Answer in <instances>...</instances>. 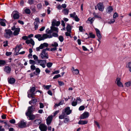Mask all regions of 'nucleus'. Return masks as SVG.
Listing matches in <instances>:
<instances>
[{
    "instance_id": "56",
    "label": "nucleus",
    "mask_w": 131,
    "mask_h": 131,
    "mask_svg": "<svg viewBox=\"0 0 131 131\" xmlns=\"http://www.w3.org/2000/svg\"><path fill=\"white\" fill-rule=\"evenodd\" d=\"M75 101L77 102V101H78V102L79 103H80L81 102V100L79 97H77L76 100Z\"/></svg>"
},
{
    "instance_id": "41",
    "label": "nucleus",
    "mask_w": 131,
    "mask_h": 131,
    "mask_svg": "<svg viewBox=\"0 0 131 131\" xmlns=\"http://www.w3.org/2000/svg\"><path fill=\"white\" fill-rule=\"evenodd\" d=\"M125 84L127 87H128L131 85V81H129L127 82H126L125 83Z\"/></svg>"
},
{
    "instance_id": "59",
    "label": "nucleus",
    "mask_w": 131,
    "mask_h": 131,
    "mask_svg": "<svg viewBox=\"0 0 131 131\" xmlns=\"http://www.w3.org/2000/svg\"><path fill=\"white\" fill-rule=\"evenodd\" d=\"M74 19L77 21H79L80 20L78 18L77 15L75 16V17H74Z\"/></svg>"
},
{
    "instance_id": "22",
    "label": "nucleus",
    "mask_w": 131,
    "mask_h": 131,
    "mask_svg": "<svg viewBox=\"0 0 131 131\" xmlns=\"http://www.w3.org/2000/svg\"><path fill=\"white\" fill-rule=\"evenodd\" d=\"M88 121L86 120H80L78 122V124H79L84 125L87 124Z\"/></svg>"
},
{
    "instance_id": "32",
    "label": "nucleus",
    "mask_w": 131,
    "mask_h": 131,
    "mask_svg": "<svg viewBox=\"0 0 131 131\" xmlns=\"http://www.w3.org/2000/svg\"><path fill=\"white\" fill-rule=\"evenodd\" d=\"M36 60L34 61V60L30 59L29 60V63L30 64H32V65H34L35 64H36Z\"/></svg>"
},
{
    "instance_id": "58",
    "label": "nucleus",
    "mask_w": 131,
    "mask_h": 131,
    "mask_svg": "<svg viewBox=\"0 0 131 131\" xmlns=\"http://www.w3.org/2000/svg\"><path fill=\"white\" fill-rule=\"evenodd\" d=\"M30 68L31 70H34L36 68V67L34 65H31L30 66Z\"/></svg>"
},
{
    "instance_id": "19",
    "label": "nucleus",
    "mask_w": 131,
    "mask_h": 131,
    "mask_svg": "<svg viewBox=\"0 0 131 131\" xmlns=\"http://www.w3.org/2000/svg\"><path fill=\"white\" fill-rule=\"evenodd\" d=\"M64 112L66 113L67 115H69L71 113L72 111L70 110V107H68L65 108Z\"/></svg>"
},
{
    "instance_id": "39",
    "label": "nucleus",
    "mask_w": 131,
    "mask_h": 131,
    "mask_svg": "<svg viewBox=\"0 0 131 131\" xmlns=\"http://www.w3.org/2000/svg\"><path fill=\"white\" fill-rule=\"evenodd\" d=\"M51 46L52 47H56L58 46V43L56 42H54L51 44Z\"/></svg>"
},
{
    "instance_id": "7",
    "label": "nucleus",
    "mask_w": 131,
    "mask_h": 131,
    "mask_svg": "<svg viewBox=\"0 0 131 131\" xmlns=\"http://www.w3.org/2000/svg\"><path fill=\"white\" fill-rule=\"evenodd\" d=\"M35 108L32 106L29 107H28L27 111L25 113L26 115L32 114L33 112L35 111Z\"/></svg>"
},
{
    "instance_id": "16",
    "label": "nucleus",
    "mask_w": 131,
    "mask_h": 131,
    "mask_svg": "<svg viewBox=\"0 0 131 131\" xmlns=\"http://www.w3.org/2000/svg\"><path fill=\"white\" fill-rule=\"evenodd\" d=\"M60 24V23L59 21H57L55 20H54L52 22V26H58Z\"/></svg>"
},
{
    "instance_id": "13",
    "label": "nucleus",
    "mask_w": 131,
    "mask_h": 131,
    "mask_svg": "<svg viewBox=\"0 0 131 131\" xmlns=\"http://www.w3.org/2000/svg\"><path fill=\"white\" fill-rule=\"evenodd\" d=\"M39 128L41 131H46L47 129V126L43 124L40 125Z\"/></svg>"
},
{
    "instance_id": "52",
    "label": "nucleus",
    "mask_w": 131,
    "mask_h": 131,
    "mask_svg": "<svg viewBox=\"0 0 131 131\" xmlns=\"http://www.w3.org/2000/svg\"><path fill=\"white\" fill-rule=\"evenodd\" d=\"M4 45L3 46L4 47H6L7 46L8 44V41L6 40L5 41H4L3 43Z\"/></svg>"
},
{
    "instance_id": "28",
    "label": "nucleus",
    "mask_w": 131,
    "mask_h": 131,
    "mask_svg": "<svg viewBox=\"0 0 131 131\" xmlns=\"http://www.w3.org/2000/svg\"><path fill=\"white\" fill-rule=\"evenodd\" d=\"M6 63L5 61L3 60H0V66L4 65Z\"/></svg>"
},
{
    "instance_id": "1",
    "label": "nucleus",
    "mask_w": 131,
    "mask_h": 131,
    "mask_svg": "<svg viewBox=\"0 0 131 131\" xmlns=\"http://www.w3.org/2000/svg\"><path fill=\"white\" fill-rule=\"evenodd\" d=\"M35 37L38 39L39 41H40L44 40L47 38H51L52 36L51 35H48V34H43L42 36L40 34H37L35 35Z\"/></svg>"
},
{
    "instance_id": "49",
    "label": "nucleus",
    "mask_w": 131,
    "mask_h": 131,
    "mask_svg": "<svg viewBox=\"0 0 131 131\" xmlns=\"http://www.w3.org/2000/svg\"><path fill=\"white\" fill-rule=\"evenodd\" d=\"M88 20L90 21L91 24H92L94 21L93 18H91L90 17L88 18Z\"/></svg>"
},
{
    "instance_id": "21",
    "label": "nucleus",
    "mask_w": 131,
    "mask_h": 131,
    "mask_svg": "<svg viewBox=\"0 0 131 131\" xmlns=\"http://www.w3.org/2000/svg\"><path fill=\"white\" fill-rule=\"evenodd\" d=\"M11 68L9 66H6L5 67L4 71L7 73H9L11 71Z\"/></svg>"
},
{
    "instance_id": "36",
    "label": "nucleus",
    "mask_w": 131,
    "mask_h": 131,
    "mask_svg": "<svg viewBox=\"0 0 131 131\" xmlns=\"http://www.w3.org/2000/svg\"><path fill=\"white\" fill-rule=\"evenodd\" d=\"M34 95L33 94H32H32L30 93L29 92H28V97L29 98H30V97H31L32 98H34V96H33Z\"/></svg>"
},
{
    "instance_id": "48",
    "label": "nucleus",
    "mask_w": 131,
    "mask_h": 131,
    "mask_svg": "<svg viewBox=\"0 0 131 131\" xmlns=\"http://www.w3.org/2000/svg\"><path fill=\"white\" fill-rule=\"evenodd\" d=\"M85 108L84 106H81L79 107V110L82 111Z\"/></svg>"
},
{
    "instance_id": "60",
    "label": "nucleus",
    "mask_w": 131,
    "mask_h": 131,
    "mask_svg": "<svg viewBox=\"0 0 131 131\" xmlns=\"http://www.w3.org/2000/svg\"><path fill=\"white\" fill-rule=\"evenodd\" d=\"M22 48V46L21 45H19L17 46V48H18V50H19Z\"/></svg>"
},
{
    "instance_id": "57",
    "label": "nucleus",
    "mask_w": 131,
    "mask_h": 131,
    "mask_svg": "<svg viewBox=\"0 0 131 131\" xmlns=\"http://www.w3.org/2000/svg\"><path fill=\"white\" fill-rule=\"evenodd\" d=\"M94 123L97 125V126L100 129V127L99 123L97 122L96 121H94Z\"/></svg>"
},
{
    "instance_id": "51",
    "label": "nucleus",
    "mask_w": 131,
    "mask_h": 131,
    "mask_svg": "<svg viewBox=\"0 0 131 131\" xmlns=\"http://www.w3.org/2000/svg\"><path fill=\"white\" fill-rule=\"evenodd\" d=\"M118 13L116 12H115L113 15V18H115L116 17H118Z\"/></svg>"
},
{
    "instance_id": "27",
    "label": "nucleus",
    "mask_w": 131,
    "mask_h": 131,
    "mask_svg": "<svg viewBox=\"0 0 131 131\" xmlns=\"http://www.w3.org/2000/svg\"><path fill=\"white\" fill-rule=\"evenodd\" d=\"M113 8L111 6H110L108 7L107 9V13H110L113 11Z\"/></svg>"
},
{
    "instance_id": "46",
    "label": "nucleus",
    "mask_w": 131,
    "mask_h": 131,
    "mask_svg": "<svg viewBox=\"0 0 131 131\" xmlns=\"http://www.w3.org/2000/svg\"><path fill=\"white\" fill-rule=\"evenodd\" d=\"M30 9L34 12H35L36 11L35 6H31L30 7Z\"/></svg>"
},
{
    "instance_id": "47",
    "label": "nucleus",
    "mask_w": 131,
    "mask_h": 131,
    "mask_svg": "<svg viewBox=\"0 0 131 131\" xmlns=\"http://www.w3.org/2000/svg\"><path fill=\"white\" fill-rule=\"evenodd\" d=\"M59 85L60 86H62L64 85V83L62 81H58Z\"/></svg>"
},
{
    "instance_id": "62",
    "label": "nucleus",
    "mask_w": 131,
    "mask_h": 131,
    "mask_svg": "<svg viewBox=\"0 0 131 131\" xmlns=\"http://www.w3.org/2000/svg\"><path fill=\"white\" fill-rule=\"evenodd\" d=\"M30 43L31 44L32 46H34L35 44V42L32 39H30Z\"/></svg>"
},
{
    "instance_id": "40",
    "label": "nucleus",
    "mask_w": 131,
    "mask_h": 131,
    "mask_svg": "<svg viewBox=\"0 0 131 131\" xmlns=\"http://www.w3.org/2000/svg\"><path fill=\"white\" fill-rule=\"evenodd\" d=\"M25 12L26 14H29L30 13V10L29 9L26 8L25 10Z\"/></svg>"
},
{
    "instance_id": "35",
    "label": "nucleus",
    "mask_w": 131,
    "mask_h": 131,
    "mask_svg": "<svg viewBox=\"0 0 131 131\" xmlns=\"http://www.w3.org/2000/svg\"><path fill=\"white\" fill-rule=\"evenodd\" d=\"M46 32L47 34H50L52 32V31L51 29L50 30L49 28H48L46 30Z\"/></svg>"
},
{
    "instance_id": "4",
    "label": "nucleus",
    "mask_w": 131,
    "mask_h": 131,
    "mask_svg": "<svg viewBox=\"0 0 131 131\" xmlns=\"http://www.w3.org/2000/svg\"><path fill=\"white\" fill-rule=\"evenodd\" d=\"M42 59H47L49 58L47 52L42 50L39 56Z\"/></svg>"
},
{
    "instance_id": "55",
    "label": "nucleus",
    "mask_w": 131,
    "mask_h": 131,
    "mask_svg": "<svg viewBox=\"0 0 131 131\" xmlns=\"http://www.w3.org/2000/svg\"><path fill=\"white\" fill-rule=\"evenodd\" d=\"M127 67L129 69L131 68V62H129L127 65Z\"/></svg>"
},
{
    "instance_id": "53",
    "label": "nucleus",
    "mask_w": 131,
    "mask_h": 131,
    "mask_svg": "<svg viewBox=\"0 0 131 131\" xmlns=\"http://www.w3.org/2000/svg\"><path fill=\"white\" fill-rule=\"evenodd\" d=\"M61 77V75L60 74H58L55 75L53 78V79H57Z\"/></svg>"
},
{
    "instance_id": "17",
    "label": "nucleus",
    "mask_w": 131,
    "mask_h": 131,
    "mask_svg": "<svg viewBox=\"0 0 131 131\" xmlns=\"http://www.w3.org/2000/svg\"><path fill=\"white\" fill-rule=\"evenodd\" d=\"M95 30L96 32L97 36L98 37L99 39H100L101 38L102 36L100 31L97 28H95Z\"/></svg>"
},
{
    "instance_id": "25",
    "label": "nucleus",
    "mask_w": 131,
    "mask_h": 131,
    "mask_svg": "<svg viewBox=\"0 0 131 131\" xmlns=\"http://www.w3.org/2000/svg\"><path fill=\"white\" fill-rule=\"evenodd\" d=\"M35 87H33L30 89L29 92L32 94L34 95L35 93H34V92L35 91Z\"/></svg>"
},
{
    "instance_id": "43",
    "label": "nucleus",
    "mask_w": 131,
    "mask_h": 131,
    "mask_svg": "<svg viewBox=\"0 0 131 131\" xmlns=\"http://www.w3.org/2000/svg\"><path fill=\"white\" fill-rule=\"evenodd\" d=\"M59 39L60 42H63L64 40L63 37L61 36H60L59 37Z\"/></svg>"
},
{
    "instance_id": "24",
    "label": "nucleus",
    "mask_w": 131,
    "mask_h": 131,
    "mask_svg": "<svg viewBox=\"0 0 131 131\" xmlns=\"http://www.w3.org/2000/svg\"><path fill=\"white\" fill-rule=\"evenodd\" d=\"M15 81V79L13 78H11L8 80V82L10 84L14 83Z\"/></svg>"
},
{
    "instance_id": "34",
    "label": "nucleus",
    "mask_w": 131,
    "mask_h": 131,
    "mask_svg": "<svg viewBox=\"0 0 131 131\" xmlns=\"http://www.w3.org/2000/svg\"><path fill=\"white\" fill-rule=\"evenodd\" d=\"M58 32H53L52 33V35L51 34H50L49 35H51L52 36L51 38H52L53 37H58Z\"/></svg>"
},
{
    "instance_id": "63",
    "label": "nucleus",
    "mask_w": 131,
    "mask_h": 131,
    "mask_svg": "<svg viewBox=\"0 0 131 131\" xmlns=\"http://www.w3.org/2000/svg\"><path fill=\"white\" fill-rule=\"evenodd\" d=\"M0 24L2 26H6L5 23L3 21H1L0 22Z\"/></svg>"
},
{
    "instance_id": "61",
    "label": "nucleus",
    "mask_w": 131,
    "mask_h": 131,
    "mask_svg": "<svg viewBox=\"0 0 131 131\" xmlns=\"http://www.w3.org/2000/svg\"><path fill=\"white\" fill-rule=\"evenodd\" d=\"M36 73L39 74L40 72V70L39 68H37L36 69Z\"/></svg>"
},
{
    "instance_id": "45",
    "label": "nucleus",
    "mask_w": 131,
    "mask_h": 131,
    "mask_svg": "<svg viewBox=\"0 0 131 131\" xmlns=\"http://www.w3.org/2000/svg\"><path fill=\"white\" fill-rule=\"evenodd\" d=\"M34 2L33 0H28V3L30 5L33 4Z\"/></svg>"
},
{
    "instance_id": "8",
    "label": "nucleus",
    "mask_w": 131,
    "mask_h": 131,
    "mask_svg": "<svg viewBox=\"0 0 131 131\" xmlns=\"http://www.w3.org/2000/svg\"><path fill=\"white\" fill-rule=\"evenodd\" d=\"M11 16L14 19H18L19 18V14L18 11H15L13 12Z\"/></svg>"
},
{
    "instance_id": "12",
    "label": "nucleus",
    "mask_w": 131,
    "mask_h": 131,
    "mask_svg": "<svg viewBox=\"0 0 131 131\" xmlns=\"http://www.w3.org/2000/svg\"><path fill=\"white\" fill-rule=\"evenodd\" d=\"M39 115L38 114H36L34 115L33 114H31L28 115H26L27 116L29 117V120H32L36 118V117H38Z\"/></svg>"
},
{
    "instance_id": "31",
    "label": "nucleus",
    "mask_w": 131,
    "mask_h": 131,
    "mask_svg": "<svg viewBox=\"0 0 131 131\" xmlns=\"http://www.w3.org/2000/svg\"><path fill=\"white\" fill-rule=\"evenodd\" d=\"M41 121L40 119H36L34 121V123L37 125H39L41 123Z\"/></svg>"
},
{
    "instance_id": "6",
    "label": "nucleus",
    "mask_w": 131,
    "mask_h": 131,
    "mask_svg": "<svg viewBox=\"0 0 131 131\" xmlns=\"http://www.w3.org/2000/svg\"><path fill=\"white\" fill-rule=\"evenodd\" d=\"M48 46V43L45 42L41 44L39 47H37L36 48V50L37 51H40V49H42L46 47H47Z\"/></svg>"
},
{
    "instance_id": "50",
    "label": "nucleus",
    "mask_w": 131,
    "mask_h": 131,
    "mask_svg": "<svg viewBox=\"0 0 131 131\" xmlns=\"http://www.w3.org/2000/svg\"><path fill=\"white\" fill-rule=\"evenodd\" d=\"M31 101L32 102V103H35L37 102V100L36 99L34 98H32Z\"/></svg>"
},
{
    "instance_id": "42",
    "label": "nucleus",
    "mask_w": 131,
    "mask_h": 131,
    "mask_svg": "<svg viewBox=\"0 0 131 131\" xmlns=\"http://www.w3.org/2000/svg\"><path fill=\"white\" fill-rule=\"evenodd\" d=\"M74 100H74V101L71 103V105L73 106H75L77 104V102L76 101H74Z\"/></svg>"
},
{
    "instance_id": "64",
    "label": "nucleus",
    "mask_w": 131,
    "mask_h": 131,
    "mask_svg": "<svg viewBox=\"0 0 131 131\" xmlns=\"http://www.w3.org/2000/svg\"><path fill=\"white\" fill-rule=\"evenodd\" d=\"M40 104V108H43L44 107V105L43 104L41 103H39Z\"/></svg>"
},
{
    "instance_id": "54",
    "label": "nucleus",
    "mask_w": 131,
    "mask_h": 131,
    "mask_svg": "<svg viewBox=\"0 0 131 131\" xmlns=\"http://www.w3.org/2000/svg\"><path fill=\"white\" fill-rule=\"evenodd\" d=\"M20 6H24V2L23 0H21L20 1Z\"/></svg>"
},
{
    "instance_id": "26",
    "label": "nucleus",
    "mask_w": 131,
    "mask_h": 131,
    "mask_svg": "<svg viewBox=\"0 0 131 131\" xmlns=\"http://www.w3.org/2000/svg\"><path fill=\"white\" fill-rule=\"evenodd\" d=\"M66 115L65 113L63 112H62V114L59 115V118L60 119H62L64 118L65 117H66Z\"/></svg>"
},
{
    "instance_id": "18",
    "label": "nucleus",
    "mask_w": 131,
    "mask_h": 131,
    "mask_svg": "<svg viewBox=\"0 0 131 131\" xmlns=\"http://www.w3.org/2000/svg\"><path fill=\"white\" fill-rule=\"evenodd\" d=\"M52 116H48L46 119L47 124L48 125L50 124L52 121Z\"/></svg>"
},
{
    "instance_id": "2",
    "label": "nucleus",
    "mask_w": 131,
    "mask_h": 131,
    "mask_svg": "<svg viewBox=\"0 0 131 131\" xmlns=\"http://www.w3.org/2000/svg\"><path fill=\"white\" fill-rule=\"evenodd\" d=\"M4 37L7 38L9 39L10 37H12L13 32L10 29H5V30Z\"/></svg>"
},
{
    "instance_id": "44",
    "label": "nucleus",
    "mask_w": 131,
    "mask_h": 131,
    "mask_svg": "<svg viewBox=\"0 0 131 131\" xmlns=\"http://www.w3.org/2000/svg\"><path fill=\"white\" fill-rule=\"evenodd\" d=\"M52 63L51 62H48L47 64V66L48 67L50 68L51 67L52 65Z\"/></svg>"
},
{
    "instance_id": "11",
    "label": "nucleus",
    "mask_w": 131,
    "mask_h": 131,
    "mask_svg": "<svg viewBox=\"0 0 131 131\" xmlns=\"http://www.w3.org/2000/svg\"><path fill=\"white\" fill-rule=\"evenodd\" d=\"M89 115V113L87 112H85L81 115L80 117V119H84L88 118Z\"/></svg>"
},
{
    "instance_id": "5",
    "label": "nucleus",
    "mask_w": 131,
    "mask_h": 131,
    "mask_svg": "<svg viewBox=\"0 0 131 131\" xmlns=\"http://www.w3.org/2000/svg\"><path fill=\"white\" fill-rule=\"evenodd\" d=\"M11 30H14L13 33V35L15 36L18 35L19 34L20 28H16L15 26H14L11 28Z\"/></svg>"
},
{
    "instance_id": "20",
    "label": "nucleus",
    "mask_w": 131,
    "mask_h": 131,
    "mask_svg": "<svg viewBox=\"0 0 131 131\" xmlns=\"http://www.w3.org/2000/svg\"><path fill=\"white\" fill-rule=\"evenodd\" d=\"M50 28L52 30V32L53 31L56 32H58L59 29L58 27L52 26L50 27Z\"/></svg>"
},
{
    "instance_id": "14",
    "label": "nucleus",
    "mask_w": 131,
    "mask_h": 131,
    "mask_svg": "<svg viewBox=\"0 0 131 131\" xmlns=\"http://www.w3.org/2000/svg\"><path fill=\"white\" fill-rule=\"evenodd\" d=\"M97 6L99 10L101 11H103L104 8L103 4L101 3H98Z\"/></svg>"
},
{
    "instance_id": "10",
    "label": "nucleus",
    "mask_w": 131,
    "mask_h": 131,
    "mask_svg": "<svg viewBox=\"0 0 131 131\" xmlns=\"http://www.w3.org/2000/svg\"><path fill=\"white\" fill-rule=\"evenodd\" d=\"M35 21L34 23V28L35 30H36L38 28V25L39 24L40 22L38 18H36L35 19Z\"/></svg>"
},
{
    "instance_id": "9",
    "label": "nucleus",
    "mask_w": 131,
    "mask_h": 131,
    "mask_svg": "<svg viewBox=\"0 0 131 131\" xmlns=\"http://www.w3.org/2000/svg\"><path fill=\"white\" fill-rule=\"evenodd\" d=\"M27 122L24 120L20 121L18 124V126L20 128H23L26 126Z\"/></svg>"
},
{
    "instance_id": "15",
    "label": "nucleus",
    "mask_w": 131,
    "mask_h": 131,
    "mask_svg": "<svg viewBox=\"0 0 131 131\" xmlns=\"http://www.w3.org/2000/svg\"><path fill=\"white\" fill-rule=\"evenodd\" d=\"M121 79L120 78H118L116 79V83L117 85L119 87H122L123 86L121 82Z\"/></svg>"
},
{
    "instance_id": "38",
    "label": "nucleus",
    "mask_w": 131,
    "mask_h": 131,
    "mask_svg": "<svg viewBox=\"0 0 131 131\" xmlns=\"http://www.w3.org/2000/svg\"><path fill=\"white\" fill-rule=\"evenodd\" d=\"M42 5L41 3L38 4L37 5V8L38 9H41L42 7Z\"/></svg>"
},
{
    "instance_id": "3",
    "label": "nucleus",
    "mask_w": 131,
    "mask_h": 131,
    "mask_svg": "<svg viewBox=\"0 0 131 131\" xmlns=\"http://www.w3.org/2000/svg\"><path fill=\"white\" fill-rule=\"evenodd\" d=\"M46 63V60H36V64L38 65H40L43 68H45V64Z\"/></svg>"
},
{
    "instance_id": "23",
    "label": "nucleus",
    "mask_w": 131,
    "mask_h": 131,
    "mask_svg": "<svg viewBox=\"0 0 131 131\" xmlns=\"http://www.w3.org/2000/svg\"><path fill=\"white\" fill-rule=\"evenodd\" d=\"M67 25L66 27V29L67 31L69 32H71V26L69 24H67Z\"/></svg>"
},
{
    "instance_id": "33",
    "label": "nucleus",
    "mask_w": 131,
    "mask_h": 131,
    "mask_svg": "<svg viewBox=\"0 0 131 131\" xmlns=\"http://www.w3.org/2000/svg\"><path fill=\"white\" fill-rule=\"evenodd\" d=\"M89 36L88 37V38H94L95 37V35L91 32L90 33H89Z\"/></svg>"
},
{
    "instance_id": "29",
    "label": "nucleus",
    "mask_w": 131,
    "mask_h": 131,
    "mask_svg": "<svg viewBox=\"0 0 131 131\" xmlns=\"http://www.w3.org/2000/svg\"><path fill=\"white\" fill-rule=\"evenodd\" d=\"M69 10L67 9H65L62 11V12L65 15H67L68 14Z\"/></svg>"
},
{
    "instance_id": "37",
    "label": "nucleus",
    "mask_w": 131,
    "mask_h": 131,
    "mask_svg": "<svg viewBox=\"0 0 131 131\" xmlns=\"http://www.w3.org/2000/svg\"><path fill=\"white\" fill-rule=\"evenodd\" d=\"M70 15L71 17L72 18L74 19L75 16L77 15H76L75 13L74 12L73 13L70 14Z\"/></svg>"
},
{
    "instance_id": "30",
    "label": "nucleus",
    "mask_w": 131,
    "mask_h": 131,
    "mask_svg": "<svg viewBox=\"0 0 131 131\" xmlns=\"http://www.w3.org/2000/svg\"><path fill=\"white\" fill-rule=\"evenodd\" d=\"M72 72L75 75L78 74L79 73V71L78 69H76L75 70H72Z\"/></svg>"
}]
</instances>
